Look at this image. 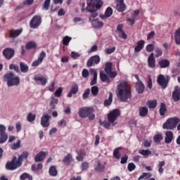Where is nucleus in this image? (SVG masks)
Wrapping results in <instances>:
<instances>
[{
  "label": "nucleus",
  "instance_id": "nucleus-1",
  "mask_svg": "<svg viewBox=\"0 0 180 180\" xmlns=\"http://www.w3.org/2000/svg\"><path fill=\"white\" fill-rule=\"evenodd\" d=\"M117 96L122 102L127 101L129 98H131V90L127 82H121L117 86Z\"/></svg>",
  "mask_w": 180,
  "mask_h": 180
},
{
  "label": "nucleus",
  "instance_id": "nucleus-2",
  "mask_svg": "<svg viewBox=\"0 0 180 180\" xmlns=\"http://www.w3.org/2000/svg\"><path fill=\"white\" fill-rule=\"evenodd\" d=\"M28 155L29 153L23 152L18 158H17L16 156L13 157L11 162H7L6 165V169L13 171L16 169V168H19V167L22 165V161H23L24 159L27 158Z\"/></svg>",
  "mask_w": 180,
  "mask_h": 180
},
{
  "label": "nucleus",
  "instance_id": "nucleus-3",
  "mask_svg": "<svg viewBox=\"0 0 180 180\" xmlns=\"http://www.w3.org/2000/svg\"><path fill=\"white\" fill-rule=\"evenodd\" d=\"M103 5V1L101 0H87V6L86 9L89 12H95V11L101 9Z\"/></svg>",
  "mask_w": 180,
  "mask_h": 180
},
{
  "label": "nucleus",
  "instance_id": "nucleus-4",
  "mask_svg": "<svg viewBox=\"0 0 180 180\" xmlns=\"http://www.w3.org/2000/svg\"><path fill=\"white\" fill-rule=\"evenodd\" d=\"M4 80L7 82L8 86H15V85H19L20 84V79L15 77L13 73L11 72L4 76Z\"/></svg>",
  "mask_w": 180,
  "mask_h": 180
},
{
  "label": "nucleus",
  "instance_id": "nucleus-5",
  "mask_svg": "<svg viewBox=\"0 0 180 180\" xmlns=\"http://www.w3.org/2000/svg\"><path fill=\"white\" fill-rule=\"evenodd\" d=\"M180 120L178 117L169 118L162 125L163 129L166 130H172L176 127V124L179 123Z\"/></svg>",
  "mask_w": 180,
  "mask_h": 180
},
{
  "label": "nucleus",
  "instance_id": "nucleus-6",
  "mask_svg": "<svg viewBox=\"0 0 180 180\" xmlns=\"http://www.w3.org/2000/svg\"><path fill=\"white\" fill-rule=\"evenodd\" d=\"M120 116V110L119 109L112 110L108 115V120L109 123H115L117 117Z\"/></svg>",
  "mask_w": 180,
  "mask_h": 180
},
{
  "label": "nucleus",
  "instance_id": "nucleus-7",
  "mask_svg": "<svg viewBox=\"0 0 180 180\" xmlns=\"http://www.w3.org/2000/svg\"><path fill=\"white\" fill-rule=\"evenodd\" d=\"M91 113H94V108L92 107H83L79 110L80 117H87Z\"/></svg>",
  "mask_w": 180,
  "mask_h": 180
},
{
  "label": "nucleus",
  "instance_id": "nucleus-8",
  "mask_svg": "<svg viewBox=\"0 0 180 180\" xmlns=\"http://www.w3.org/2000/svg\"><path fill=\"white\" fill-rule=\"evenodd\" d=\"M8 140V134H6V127L0 124V144H4Z\"/></svg>",
  "mask_w": 180,
  "mask_h": 180
},
{
  "label": "nucleus",
  "instance_id": "nucleus-9",
  "mask_svg": "<svg viewBox=\"0 0 180 180\" xmlns=\"http://www.w3.org/2000/svg\"><path fill=\"white\" fill-rule=\"evenodd\" d=\"M40 23H41V18L39 15H35L31 20L30 26L32 29H36V27H39V26H40Z\"/></svg>",
  "mask_w": 180,
  "mask_h": 180
},
{
  "label": "nucleus",
  "instance_id": "nucleus-10",
  "mask_svg": "<svg viewBox=\"0 0 180 180\" xmlns=\"http://www.w3.org/2000/svg\"><path fill=\"white\" fill-rule=\"evenodd\" d=\"M169 78L167 77V79L165 78V77L162 75H160L158 77V83L159 84V85H160V86H162V88H167V85L168 84V81H169Z\"/></svg>",
  "mask_w": 180,
  "mask_h": 180
},
{
  "label": "nucleus",
  "instance_id": "nucleus-11",
  "mask_svg": "<svg viewBox=\"0 0 180 180\" xmlns=\"http://www.w3.org/2000/svg\"><path fill=\"white\" fill-rule=\"evenodd\" d=\"M51 118V117L47 115V112H44L41 120V126H43V127H49V126H50V122L49 120H50Z\"/></svg>",
  "mask_w": 180,
  "mask_h": 180
},
{
  "label": "nucleus",
  "instance_id": "nucleus-12",
  "mask_svg": "<svg viewBox=\"0 0 180 180\" xmlns=\"http://www.w3.org/2000/svg\"><path fill=\"white\" fill-rule=\"evenodd\" d=\"M45 57H46V52H44V51H42L40 53L37 60L32 62V67H37L38 65H40V64L43 63V60H44Z\"/></svg>",
  "mask_w": 180,
  "mask_h": 180
},
{
  "label": "nucleus",
  "instance_id": "nucleus-13",
  "mask_svg": "<svg viewBox=\"0 0 180 180\" xmlns=\"http://www.w3.org/2000/svg\"><path fill=\"white\" fill-rule=\"evenodd\" d=\"M101 62V58L99 56H91L87 61V66L92 67L94 64H99Z\"/></svg>",
  "mask_w": 180,
  "mask_h": 180
},
{
  "label": "nucleus",
  "instance_id": "nucleus-14",
  "mask_svg": "<svg viewBox=\"0 0 180 180\" xmlns=\"http://www.w3.org/2000/svg\"><path fill=\"white\" fill-rule=\"evenodd\" d=\"M34 79L36 82H39L43 86H45L46 84H47V78L41 76V75L35 76Z\"/></svg>",
  "mask_w": 180,
  "mask_h": 180
},
{
  "label": "nucleus",
  "instance_id": "nucleus-15",
  "mask_svg": "<svg viewBox=\"0 0 180 180\" xmlns=\"http://www.w3.org/2000/svg\"><path fill=\"white\" fill-rule=\"evenodd\" d=\"M172 98L174 102H178L180 100V88L176 86L172 93Z\"/></svg>",
  "mask_w": 180,
  "mask_h": 180
},
{
  "label": "nucleus",
  "instance_id": "nucleus-16",
  "mask_svg": "<svg viewBox=\"0 0 180 180\" xmlns=\"http://www.w3.org/2000/svg\"><path fill=\"white\" fill-rule=\"evenodd\" d=\"M4 56L7 58V60H10L13 57V54H15V51L12 49H6L3 52Z\"/></svg>",
  "mask_w": 180,
  "mask_h": 180
},
{
  "label": "nucleus",
  "instance_id": "nucleus-17",
  "mask_svg": "<svg viewBox=\"0 0 180 180\" xmlns=\"http://www.w3.org/2000/svg\"><path fill=\"white\" fill-rule=\"evenodd\" d=\"M46 155H47V152L41 151L35 156V162H40V161H43L44 158H46Z\"/></svg>",
  "mask_w": 180,
  "mask_h": 180
},
{
  "label": "nucleus",
  "instance_id": "nucleus-18",
  "mask_svg": "<svg viewBox=\"0 0 180 180\" xmlns=\"http://www.w3.org/2000/svg\"><path fill=\"white\" fill-rule=\"evenodd\" d=\"M148 64L150 68H155V58H154V53H150L148 58Z\"/></svg>",
  "mask_w": 180,
  "mask_h": 180
},
{
  "label": "nucleus",
  "instance_id": "nucleus-19",
  "mask_svg": "<svg viewBox=\"0 0 180 180\" xmlns=\"http://www.w3.org/2000/svg\"><path fill=\"white\" fill-rule=\"evenodd\" d=\"M116 9L118 12H123L126 9V5H124L123 0H117Z\"/></svg>",
  "mask_w": 180,
  "mask_h": 180
},
{
  "label": "nucleus",
  "instance_id": "nucleus-20",
  "mask_svg": "<svg viewBox=\"0 0 180 180\" xmlns=\"http://www.w3.org/2000/svg\"><path fill=\"white\" fill-rule=\"evenodd\" d=\"M165 141L167 144H169L172 141V139H174V134L171 131H167L165 132Z\"/></svg>",
  "mask_w": 180,
  "mask_h": 180
},
{
  "label": "nucleus",
  "instance_id": "nucleus-21",
  "mask_svg": "<svg viewBox=\"0 0 180 180\" xmlns=\"http://www.w3.org/2000/svg\"><path fill=\"white\" fill-rule=\"evenodd\" d=\"M90 74H91V75H93L94 78L91 80L90 85H96V79H98V72H96V70H94V69H91L90 70Z\"/></svg>",
  "mask_w": 180,
  "mask_h": 180
},
{
  "label": "nucleus",
  "instance_id": "nucleus-22",
  "mask_svg": "<svg viewBox=\"0 0 180 180\" xmlns=\"http://www.w3.org/2000/svg\"><path fill=\"white\" fill-rule=\"evenodd\" d=\"M123 29V25H118L117 27V30L118 32V34H120V37H122L124 39H127V35L124 34V32L122 30Z\"/></svg>",
  "mask_w": 180,
  "mask_h": 180
},
{
  "label": "nucleus",
  "instance_id": "nucleus-23",
  "mask_svg": "<svg viewBox=\"0 0 180 180\" xmlns=\"http://www.w3.org/2000/svg\"><path fill=\"white\" fill-rule=\"evenodd\" d=\"M145 41L144 40H140L136 43V46L134 49V51H136V53H139V51H141V50H143V47H144V44H145Z\"/></svg>",
  "mask_w": 180,
  "mask_h": 180
},
{
  "label": "nucleus",
  "instance_id": "nucleus-24",
  "mask_svg": "<svg viewBox=\"0 0 180 180\" xmlns=\"http://www.w3.org/2000/svg\"><path fill=\"white\" fill-rule=\"evenodd\" d=\"M136 91L139 92V94H143L144 91V84L141 82H137L136 84Z\"/></svg>",
  "mask_w": 180,
  "mask_h": 180
},
{
  "label": "nucleus",
  "instance_id": "nucleus-25",
  "mask_svg": "<svg viewBox=\"0 0 180 180\" xmlns=\"http://www.w3.org/2000/svg\"><path fill=\"white\" fill-rule=\"evenodd\" d=\"M160 68H167V67H169V60L162 59L158 63Z\"/></svg>",
  "mask_w": 180,
  "mask_h": 180
},
{
  "label": "nucleus",
  "instance_id": "nucleus-26",
  "mask_svg": "<svg viewBox=\"0 0 180 180\" xmlns=\"http://www.w3.org/2000/svg\"><path fill=\"white\" fill-rule=\"evenodd\" d=\"M77 92H78V85L75 84L72 86L70 91L68 94V98H71V96H72V95H75Z\"/></svg>",
  "mask_w": 180,
  "mask_h": 180
},
{
  "label": "nucleus",
  "instance_id": "nucleus-27",
  "mask_svg": "<svg viewBox=\"0 0 180 180\" xmlns=\"http://www.w3.org/2000/svg\"><path fill=\"white\" fill-rule=\"evenodd\" d=\"M20 33H22V30H12L10 31V37L13 39L15 37H18V36H19Z\"/></svg>",
  "mask_w": 180,
  "mask_h": 180
},
{
  "label": "nucleus",
  "instance_id": "nucleus-28",
  "mask_svg": "<svg viewBox=\"0 0 180 180\" xmlns=\"http://www.w3.org/2000/svg\"><path fill=\"white\" fill-rule=\"evenodd\" d=\"M36 47H37V45L36 44V42L33 41H29L26 46H25V49L27 50H30L32 49H36Z\"/></svg>",
  "mask_w": 180,
  "mask_h": 180
},
{
  "label": "nucleus",
  "instance_id": "nucleus-29",
  "mask_svg": "<svg viewBox=\"0 0 180 180\" xmlns=\"http://www.w3.org/2000/svg\"><path fill=\"white\" fill-rule=\"evenodd\" d=\"M49 174L51 175V176H57V169L56 168V166H51L49 168Z\"/></svg>",
  "mask_w": 180,
  "mask_h": 180
},
{
  "label": "nucleus",
  "instance_id": "nucleus-30",
  "mask_svg": "<svg viewBox=\"0 0 180 180\" xmlns=\"http://www.w3.org/2000/svg\"><path fill=\"white\" fill-rule=\"evenodd\" d=\"M112 101H113V94L110 92L108 99H106L104 101V105L105 106H109L111 105Z\"/></svg>",
  "mask_w": 180,
  "mask_h": 180
},
{
  "label": "nucleus",
  "instance_id": "nucleus-31",
  "mask_svg": "<svg viewBox=\"0 0 180 180\" xmlns=\"http://www.w3.org/2000/svg\"><path fill=\"white\" fill-rule=\"evenodd\" d=\"M139 154L143 155V157H148V155H151V150L146 149V150H139Z\"/></svg>",
  "mask_w": 180,
  "mask_h": 180
},
{
  "label": "nucleus",
  "instance_id": "nucleus-32",
  "mask_svg": "<svg viewBox=\"0 0 180 180\" xmlns=\"http://www.w3.org/2000/svg\"><path fill=\"white\" fill-rule=\"evenodd\" d=\"M174 37L176 44H180V27L175 32Z\"/></svg>",
  "mask_w": 180,
  "mask_h": 180
},
{
  "label": "nucleus",
  "instance_id": "nucleus-33",
  "mask_svg": "<svg viewBox=\"0 0 180 180\" xmlns=\"http://www.w3.org/2000/svg\"><path fill=\"white\" fill-rule=\"evenodd\" d=\"M148 113V109L147 108V107H142L139 108L140 116H147Z\"/></svg>",
  "mask_w": 180,
  "mask_h": 180
},
{
  "label": "nucleus",
  "instance_id": "nucleus-34",
  "mask_svg": "<svg viewBox=\"0 0 180 180\" xmlns=\"http://www.w3.org/2000/svg\"><path fill=\"white\" fill-rule=\"evenodd\" d=\"M72 162V156L71 154H68V155L64 158L63 162L66 164L67 165H70L71 162Z\"/></svg>",
  "mask_w": 180,
  "mask_h": 180
},
{
  "label": "nucleus",
  "instance_id": "nucleus-35",
  "mask_svg": "<svg viewBox=\"0 0 180 180\" xmlns=\"http://www.w3.org/2000/svg\"><path fill=\"white\" fill-rule=\"evenodd\" d=\"M85 155H86V153L85 152H84V150L80 151L78 153V155H77L76 158L77 160V161H82V160H84V157H85Z\"/></svg>",
  "mask_w": 180,
  "mask_h": 180
},
{
  "label": "nucleus",
  "instance_id": "nucleus-36",
  "mask_svg": "<svg viewBox=\"0 0 180 180\" xmlns=\"http://www.w3.org/2000/svg\"><path fill=\"white\" fill-rule=\"evenodd\" d=\"M149 109H154L157 106V100L149 101L148 102Z\"/></svg>",
  "mask_w": 180,
  "mask_h": 180
},
{
  "label": "nucleus",
  "instance_id": "nucleus-37",
  "mask_svg": "<svg viewBox=\"0 0 180 180\" xmlns=\"http://www.w3.org/2000/svg\"><path fill=\"white\" fill-rule=\"evenodd\" d=\"M71 40H72V38H71L70 37L65 36V37H63L62 40L63 46H68Z\"/></svg>",
  "mask_w": 180,
  "mask_h": 180
},
{
  "label": "nucleus",
  "instance_id": "nucleus-38",
  "mask_svg": "<svg viewBox=\"0 0 180 180\" xmlns=\"http://www.w3.org/2000/svg\"><path fill=\"white\" fill-rule=\"evenodd\" d=\"M21 143L20 140H18L17 143H14L11 146V148L12 150H18V148H20Z\"/></svg>",
  "mask_w": 180,
  "mask_h": 180
},
{
  "label": "nucleus",
  "instance_id": "nucleus-39",
  "mask_svg": "<svg viewBox=\"0 0 180 180\" xmlns=\"http://www.w3.org/2000/svg\"><path fill=\"white\" fill-rule=\"evenodd\" d=\"M100 77L103 82H109V77L103 72H101Z\"/></svg>",
  "mask_w": 180,
  "mask_h": 180
},
{
  "label": "nucleus",
  "instance_id": "nucleus-40",
  "mask_svg": "<svg viewBox=\"0 0 180 180\" xmlns=\"http://www.w3.org/2000/svg\"><path fill=\"white\" fill-rule=\"evenodd\" d=\"M20 68L22 72H27V71H29V67L24 63H20Z\"/></svg>",
  "mask_w": 180,
  "mask_h": 180
},
{
  "label": "nucleus",
  "instance_id": "nucleus-41",
  "mask_svg": "<svg viewBox=\"0 0 180 180\" xmlns=\"http://www.w3.org/2000/svg\"><path fill=\"white\" fill-rule=\"evenodd\" d=\"M93 26H94L95 27H102V26H103V22L98 20H94V21H93L92 22Z\"/></svg>",
  "mask_w": 180,
  "mask_h": 180
},
{
  "label": "nucleus",
  "instance_id": "nucleus-42",
  "mask_svg": "<svg viewBox=\"0 0 180 180\" xmlns=\"http://www.w3.org/2000/svg\"><path fill=\"white\" fill-rule=\"evenodd\" d=\"M151 173H143L139 178V179H150L151 178Z\"/></svg>",
  "mask_w": 180,
  "mask_h": 180
},
{
  "label": "nucleus",
  "instance_id": "nucleus-43",
  "mask_svg": "<svg viewBox=\"0 0 180 180\" xmlns=\"http://www.w3.org/2000/svg\"><path fill=\"white\" fill-rule=\"evenodd\" d=\"M153 140L155 143H160L162 140V134H158L154 136Z\"/></svg>",
  "mask_w": 180,
  "mask_h": 180
},
{
  "label": "nucleus",
  "instance_id": "nucleus-44",
  "mask_svg": "<svg viewBox=\"0 0 180 180\" xmlns=\"http://www.w3.org/2000/svg\"><path fill=\"white\" fill-rule=\"evenodd\" d=\"M165 112H167V108H165V104L161 103L160 104V113L161 116H164L165 115Z\"/></svg>",
  "mask_w": 180,
  "mask_h": 180
},
{
  "label": "nucleus",
  "instance_id": "nucleus-45",
  "mask_svg": "<svg viewBox=\"0 0 180 180\" xmlns=\"http://www.w3.org/2000/svg\"><path fill=\"white\" fill-rule=\"evenodd\" d=\"M20 179L22 180H25V179H28V180H32L33 179V178L32 177V176H30L29 174L27 173H24L20 176Z\"/></svg>",
  "mask_w": 180,
  "mask_h": 180
},
{
  "label": "nucleus",
  "instance_id": "nucleus-46",
  "mask_svg": "<svg viewBox=\"0 0 180 180\" xmlns=\"http://www.w3.org/2000/svg\"><path fill=\"white\" fill-rule=\"evenodd\" d=\"M155 42H153V44H149L146 46V51H148L149 53H151V51H154V44H155Z\"/></svg>",
  "mask_w": 180,
  "mask_h": 180
},
{
  "label": "nucleus",
  "instance_id": "nucleus-47",
  "mask_svg": "<svg viewBox=\"0 0 180 180\" xmlns=\"http://www.w3.org/2000/svg\"><path fill=\"white\" fill-rule=\"evenodd\" d=\"M119 150H120V148H117L115 149L114 152H113V155H114L115 158H117V160H119V158H120V151Z\"/></svg>",
  "mask_w": 180,
  "mask_h": 180
},
{
  "label": "nucleus",
  "instance_id": "nucleus-48",
  "mask_svg": "<svg viewBox=\"0 0 180 180\" xmlns=\"http://www.w3.org/2000/svg\"><path fill=\"white\" fill-rule=\"evenodd\" d=\"M112 13H113V10L112 9V8L110 7L107 8L105 12V18H109L112 15Z\"/></svg>",
  "mask_w": 180,
  "mask_h": 180
},
{
  "label": "nucleus",
  "instance_id": "nucleus-49",
  "mask_svg": "<svg viewBox=\"0 0 180 180\" xmlns=\"http://www.w3.org/2000/svg\"><path fill=\"white\" fill-rule=\"evenodd\" d=\"M99 92V88L96 86H94L91 87V94L94 95V96H96L98 95V93Z\"/></svg>",
  "mask_w": 180,
  "mask_h": 180
},
{
  "label": "nucleus",
  "instance_id": "nucleus-50",
  "mask_svg": "<svg viewBox=\"0 0 180 180\" xmlns=\"http://www.w3.org/2000/svg\"><path fill=\"white\" fill-rule=\"evenodd\" d=\"M105 71L106 74H108V72H110V71H112V63H108L105 64Z\"/></svg>",
  "mask_w": 180,
  "mask_h": 180
},
{
  "label": "nucleus",
  "instance_id": "nucleus-51",
  "mask_svg": "<svg viewBox=\"0 0 180 180\" xmlns=\"http://www.w3.org/2000/svg\"><path fill=\"white\" fill-rule=\"evenodd\" d=\"M27 119L28 122H33L36 120V115H33L32 112H30L27 117Z\"/></svg>",
  "mask_w": 180,
  "mask_h": 180
},
{
  "label": "nucleus",
  "instance_id": "nucleus-52",
  "mask_svg": "<svg viewBox=\"0 0 180 180\" xmlns=\"http://www.w3.org/2000/svg\"><path fill=\"white\" fill-rule=\"evenodd\" d=\"M63 94V88L60 87L58 88L54 93V95L56 98H60L61 96V94Z\"/></svg>",
  "mask_w": 180,
  "mask_h": 180
},
{
  "label": "nucleus",
  "instance_id": "nucleus-53",
  "mask_svg": "<svg viewBox=\"0 0 180 180\" xmlns=\"http://www.w3.org/2000/svg\"><path fill=\"white\" fill-rule=\"evenodd\" d=\"M71 57L74 60H77V58H79V57H81V54L79 53L75 52V51H72L71 52Z\"/></svg>",
  "mask_w": 180,
  "mask_h": 180
},
{
  "label": "nucleus",
  "instance_id": "nucleus-54",
  "mask_svg": "<svg viewBox=\"0 0 180 180\" xmlns=\"http://www.w3.org/2000/svg\"><path fill=\"white\" fill-rule=\"evenodd\" d=\"M127 168L128 171H129V172H131V171H134V169H136V165H134V163L133 162L129 163Z\"/></svg>",
  "mask_w": 180,
  "mask_h": 180
},
{
  "label": "nucleus",
  "instance_id": "nucleus-55",
  "mask_svg": "<svg viewBox=\"0 0 180 180\" xmlns=\"http://www.w3.org/2000/svg\"><path fill=\"white\" fill-rule=\"evenodd\" d=\"M48 89L49 91H50V92H54L56 89V83H54V82H52L51 83V85L49 86Z\"/></svg>",
  "mask_w": 180,
  "mask_h": 180
},
{
  "label": "nucleus",
  "instance_id": "nucleus-56",
  "mask_svg": "<svg viewBox=\"0 0 180 180\" xmlns=\"http://www.w3.org/2000/svg\"><path fill=\"white\" fill-rule=\"evenodd\" d=\"M116 51V47H112V48H107L105 49V53L106 54H112V53H115Z\"/></svg>",
  "mask_w": 180,
  "mask_h": 180
},
{
  "label": "nucleus",
  "instance_id": "nucleus-57",
  "mask_svg": "<svg viewBox=\"0 0 180 180\" xmlns=\"http://www.w3.org/2000/svg\"><path fill=\"white\" fill-rule=\"evenodd\" d=\"M148 86L151 89L153 88V80L151 79V76L148 75Z\"/></svg>",
  "mask_w": 180,
  "mask_h": 180
},
{
  "label": "nucleus",
  "instance_id": "nucleus-58",
  "mask_svg": "<svg viewBox=\"0 0 180 180\" xmlns=\"http://www.w3.org/2000/svg\"><path fill=\"white\" fill-rule=\"evenodd\" d=\"M10 70H14V71H16V72H19V66L16 65L11 64L9 65Z\"/></svg>",
  "mask_w": 180,
  "mask_h": 180
},
{
  "label": "nucleus",
  "instance_id": "nucleus-59",
  "mask_svg": "<svg viewBox=\"0 0 180 180\" xmlns=\"http://www.w3.org/2000/svg\"><path fill=\"white\" fill-rule=\"evenodd\" d=\"M90 93H91V89H86L84 93L83 94V99H86V98L89 96Z\"/></svg>",
  "mask_w": 180,
  "mask_h": 180
},
{
  "label": "nucleus",
  "instance_id": "nucleus-60",
  "mask_svg": "<svg viewBox=\"0 0 180 180\" xmlns=\"http://www.w3.org/2000/svg\"><path fill=\"white\" fill-rule=\"evenodd\" d=\"M58 103V99L57 98H52L51 103H50V106H51V108H53V109H54V106L53 105H57V103Z\"/></svg>",
  "mask_w": 180,
  "mask_h": 180
},
{
  "label": "nucleus",
  "instance_id": "nucleus-61",
  "mask_svg": "<svg viewBox=\"0 0 180 180\" xmlns=\"http://www.w3.org/2000/svg\"><path fill=\"white\" fill-rule=\"evenodd\" d=\"M151 143L152 141L151 140H145L143 143L144 147H151Z\"/></svg>",
  "mask_w": 180,
  "mask_h": 180
},
{
  "label": "nucleus",
  "instance_id": "nucleus-62",
  "mask_svg": "<svg viewBox=\"0 0 180 180\" xmlns=\"http://www.w3.org/2000/svg\"><path fill=\"white\" fill-rule=\"evenodd\" d=\"M129 160V157L127 155L122 156L121 158V164H126L127 162V160Z\"/></svg>",
  "mask_w": 180,
  "mask_h": 180
},
{
  "label": "nucleus",
  "instance_id": "nucleus-63",
  "mask_svg": "<svg viewBox=\"0 0 180 180\" xmlns=\"http://www.w3.org/2000/svg\"><path fill=\"white\" fill-rule=\"evenodd\" d=\"M96 16H98V13H92L91 15L89 17L90 22H92L95 21V20H94V19H95V18H96Z\"/></svg>",
  "mask_w": 180,
  "mask_h": 180
},
{
  "label": "nucleus",
  "instance_id": "nucleus-64",
  "mask_svg": "<svg viewBox=\"0 0 180 180\" xmlns=\"http://www.w3.org/2000/svg\"><path fill=\"white\" fill-rule=\"evenodd\" d=\"M88 75H89V72L88 71V70L84 69L82 70V77L84 78H86L88 77Z\"/></svg>",
  "mask_w": 180,
  "mask_h": 180
}]
</instances>
